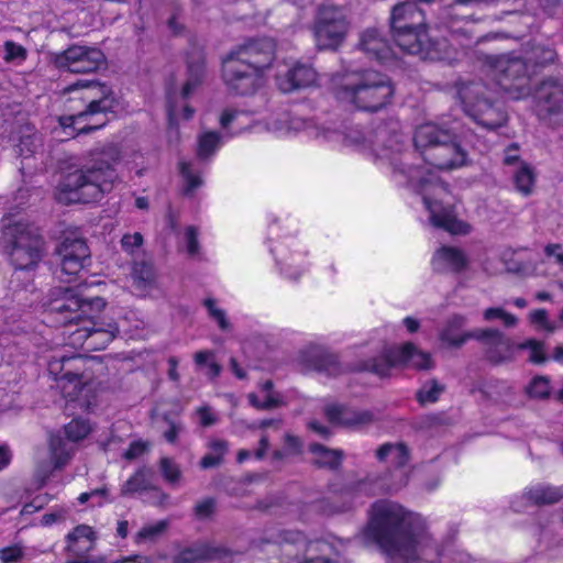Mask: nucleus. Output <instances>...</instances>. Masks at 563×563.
<instances>
[{"label":"nucleus","mask_w":563,"mask_h":563,"mask_svg":"<svg viewBox=\"0 0 563 563\" xmlns=\"http://www.w3.org/2000/svg\"><path fill=\"white\" fill-rule=\"evenodd\" d=\"M360 538L404 563H430L438 556L426 519L394 501L380 500L372 506Z\"/></svg>","instance_id":"1"},{"label":"nucleus","mask_w":563,"mask_h":563,"mask_svg":"<svg viewBox=\"0 0 563 563\" xmlns=\"http://www.w3.org/2000/svg\"><path fill=\"white\" fill-rule=\"evenodd\" d=\"M106 307L102 298L84 299L70 289H65L59 298L49 305L51 312L57 316L67 330L68 343L74 347H85L87 351L104 349L122 331L131 333L132 327L139 328L141 321L133 312L129 316L97 320V313Z\"/></svg>","instance_id":"2"},{"label":"nucleus","mask_w":563,"mask_h":563,"mask_svg":"<svg viewBox=\"0 0 563 563\" xmlns=\"http://www.w3.org/2000/svg\"><path fill=\"white\" fill-rule=\"evenodd\" d=\"M330 88L341 103L368 112L385 108L395 92L387 76L374 70H360L352 65L331 77Z\"/></svg>","instance_id":"3"},{"label":"nucleus","mask_w":563,"mask_h":563,"mask_svg":"<svg viewBox=\"0 0 563 563\" xmlns=\"http://www.w3.org/2000/svg\"><path fill=\"white\" fill-rule=\"evenodd\" d=\"M118 151L109 147L99 154L93 164L68 173L56 188V198L64 203H89L109 192L118 180L114 164Z\"/></svg>","instance_id":"4"},{"label":"nucleus","mask_w":563,"mask_h":563,"mask_svg":"<svg viewBox=\"0 0 563 563\" xmlns=\"http://www.w3.org/2000/svg\"><path fill=\"white\" fill-rule=\"evenodd\" d=\"M69 100L80 101V107H70L75 113L60 117L59 129L64 139L74 137L104 125V113L112 110L114 99L111 90L99 82L78 80L64 90Z\"/></svg>","instance_id":"5"},{"label":"nucleus","mask_w":563,"mask_h":563,"mask_svg":"<svg viewBox=\"0 0 563 563\" xmlns=\"http://www.w3.org/2000/svg\"><path fill=\"white\" fill-rule=\"evenodd\" d=\"M399 174L408 176L409 184L422 196L432 227L453 235H466L472 231L471 224L456 216L452 195L429 167L399 168Z\"/></svg>","instance_id":"6"},{"label":"nucleus","mask_w":563,"mask_h":563,"mask_svg":"<svg viewBox=\"0 0 563 563\" xmlns=\"http://www.w3.org/2000/svg\"><path fill=\"white\" fill-rule=\"evenodd\" d=\"M275 57V44L269 38L251 41L232 51L222 63L228 87L240 95L251 93L263 84L264 71Z\"/></svg>","instance_id":"7"},{"label":"nucleus","mask_w":563,"mask_h":563,"mask_svg":"<svg viewBox=\"0 0 563 563\" xmlns=\"http://www.w3.org/2000/svg\"><path fill=\"white\" fill-rule=\"evenodd\" d=\"M464 325V317H452L441 333L440 340L442 345L448 347H459L470 338H475L478 340H487L494 343V350L489 351V357L494 362L512 360L520 351H527L528 360L533 364H542L547 361L544 343L541 341L529 339L521 343H514L509 340H506L504 335L497 330H482L462 333L460 330Z\"/></svg>","instance_id":"8"},{"label":"nucleus","mask_w":563,"mask_h":563,"mask_svg":"<svg viewBox=\"0 0 563 563\" xmlns=\"http://www.w3.org/2000/svg\"><path fill=\"white\" fill-rule=\"evenodd\" d=\"M84 363L79 355L56 352L48 361L47 371L67 407L90 410L96 405L97 387L91 375L81 371Z\"/></svg>","instance_id":"9"},{"label":"nucleus","mask_w":563,"mask_h":563,"mask_svg":"<svg viewBox=\"0 0 563 563\" xmlns=\"http://www.w3.org/2000/svg\"><path fill=\"white\" fill-rule=\"evenodd\" d=\"M0 243L16 275L33 269L44 254V242L37 229L23 219L4 224Z\"/></svg>","instance_id":"10"},{"label":"nucleus","mask_w":563,"mask_h":563,"mask_svg":"<svg viewBox=\"0 0 563 563\" xmlns=\"http://www.w3.org/2000/svg\"><path fill=\"white\" fill-rule=\"evenodd\" d=\"M459 95L465 112L481 125L495 129L506 122L507 117L501 104L490 98V90L484 84L464 85Z\"/></svg>","instance_id":"11"},{"label":"nucleus","mask_w":563,"mask_h":563,"mask_svg":"<svg viewBox=\"0 0 563 563\" xmlns=\"http://www.w3.org/2000/svg\"><path fill=\"white\" fill-rule=\"evenodd\" d=\"M347 29L345 8L328 1L319 8L313 24L317 46L321 49H336L342 44Z\"/></svg>","instance_id":"12"},{"label":"nucleus","mask_w":563,"mask_h":563,"mask_svg":"<svg viewBox=\"0 0 563 563\" xmlns=\"http://www.w3.org/2000/svg\"><path fill=\"white\" fill-rule=\"evenodd\" d=\"M497 85L509 99L520 100L531 93L529 66L519 57L503 55L496 58L493 65Z\"/></svg>","instance_id":"13"},{"label":"nucleus","mask_w":563,"mask_h":563,"mask_svg":"<svg viewBox=\"0 0 563 563\" xmlns=\"http://www.w3.org/2000/svg\"><path fill=\"white\" fill-rule=\"evenodd\" d=\"M271 541L278 544H296L303 549L308 556L301 563H336L332 559V555L336 553L333 544L324 540L307 541L299 531H278L271 536Z\"/></svg>","instance_id":"14"},{"label":"nucleus","mask_w":563,"mask_h":563,"mask_svg":"<svg viewBox=\"0 0 563 563\" xmlns=\"http://www.w3.org/2000/svg\"><path fill=\"white\" fill-rule=\"evenodd\" d=\"M422 159L430 167L439 170H450L466 165L467 153L452 131L450 139L442 140L430 147Z\"/></svg>","instance_id":"15"},{"label":"nucleus","mask_w":563,"mask_h":563,"mask_svg":"<svg viewBox=\"0 0 563 563\" xmlns=\"http://www.w3.org/2000/svg\"><path fill=\"white\" fill-rule=\"evenodd\" d=\"M408 366L418 369H428L432 366L431 356L418 350L411 343H406L402 346L390 351L385 357L384 363H373L366 366L367 369L373 371L379 376H385L393 366Z\"/></svg>","instance_id":"16"},{"label":"nucleus","mask_w":563,"mask_h":563,"mask_svg":"<svg viewBox=\"0 0 563 563\" xmlns=\"http://www.w3.org/2000/svg\"><path fill=\"white\" fill-rule=\"evenodd\" d=\"M103 64V53L95 47L74 45L56 56V65L70 73H91Z\"/></svg>","instance_id":"17"},{"label":"nucleus","mask_w":563,"mask_h":563,"mask_svg":"<svg viewBox=\"0 0 563 563\" xmlns=\"http://www.w3.org/2000/svg\"><path fill=\"white\" fill-rule=\"evenodd\" d=\"M271 252L282 274L297 279L306 267V253L297 239L289 236L278 241Z\"/></svg>","instance_id":"18"},{"label":"nucleus","mask_w":563,"mask_h":563,"mask_svg":"<svg viewBox=\"0 0 563 563\" xmlns=\"http://www.w3.org/2000/svg\"><path fill=\"white\" fill-rule=\"evenodd\" d=\"M276 67V85L283 92L310 87L319 79L312 67L298 62L285 60L278 63Z\"/></svg>","instance_id":"19"},{"label":"nucleus","mask_w":563,"mask_h":563,"mask_svg":"<svg viewBox=\"0 0 563 563\" xmlns=\"http://www.w3.org/2000/svg\"><path fill=\"white\" fill-rule=\"evenodd\" d=\"M96 543L93 529L86 525L74 528L66 537V550L71 556L66 563H107L103 556L90 555Z\"/></svg>","instance_id":"20"},{"label":"nucleus","mask_w":563,"mask_h":563,"mask_svg":"<svg viewBox=\"0 0 563 563\" xmlns=\"http://www.w3.org/2000/svg\"><path fill=\"white\" fill-rule=\"evenodd\" d=\"M267 129L278 136H292L300 132L308 139L330 141L334 132L299 117L284 114L268 123Z\"/></svg>","instance_id":"21"},{"label":"nucleus","mask_w":563,"mask_h":563,"mask_svg":"<svg viewBox=\"0 0 563 563\" xmlns=\"http://www.w3.org/2000/svg\"><path fill=\"white\" fill-rule=\"evenodd\" d=\"M74 449L59 435H51L48 440V461H38L34 479L38 487L45 485L53 471L62 470L71 460Z\"/></svg>","instance_id":"22"},{"label":"nucleus","mask_w":563,"mask_h":563,"mask_svg":"<svg viewBox=\"0 0 563 563\" xmlns=\"http://www.w3.org/2000/svg\"><path fill=\"white\" fill-rule=\"evenodd\" d=\"M60 273L65 280L69 282L88 263L90 252L86 242L81 239H65L57 249Z\"/></svg>","instance_id":"23"},{"label":"nucleus","mask_w":563,"mask_h":563,"mask_svg":"<svg viewBox=\"0 0 563 563\" xmlns=\"http://www.w3.org/2000/svg\"><path fill=\"white\" fill-rule=\"evenodd\" d=\"M235 553L222 545L208 543L195 544L181 548L173 556L174 563H199L201 561H213L217 563H231Z\"/></svg>","instance_id":"24"},{"label":"nucleus","mask_w":563,"mask_h":563,"mask_svg":"<svg viewBox=\"0 0 563 563\" xmlns=\"http://www.w3.org/2000/svg\"><path fill=\"white\" fill-rule=\"evenodd\" d=\"M407 40L402 41L398 34H393L398 47L407 54L418 55L422 59L443 58L440 53V43L431 42L427 34L426 26L407 30Z\"/></svg>","instance_id":"25"},{"label":"nucleus","mask_w":563,"mask_h":563,"mask_svg":"<svg viewBox=\"0 0 563 563\" xmlns=\"http://www.w3.org/2000/svg\"><path fill=\"white\" fill-rule=\"evenodd\" d=\"M203 75V65L199 60L189 65L188 67V77L185 84L181 86L180 91L176 88H169L167 91V102H168V120H169V133L173 132V125L177 118L179 117L178 107L176 104L178 99L188 98L195 89L201 84Z\"/></svg>","instance_id":"26"},{"label":"nucleus","mask_w":563,"mask_h":563,"mask_svg":"<svg viewBox=\"0 0 563 563\" xmlns=\"http://www.w3.org/2000/svg\"><path fill=\"white\" fill-rule=\"evenodd\" d=\"M393 34H398L402 41L407 40V30L426 26L424 14L413 2H405L394 8L390 19Z\"/></svg>","instance_id":"27"},{"label":"nucleus","mask_w":563,"mask_h":563,"mask_svg":"<svg viewBox=\"0 0 563 563\" xmlns=\"http://www.w3.org/2000/svg\"><path fill=\"white\" fill-rule=\"evenodd\" d=\"M468 260L463 250L455 246H441L432 256V267L437 272L457 273L467 266Z\"/></svg>","instance_id":"28"},{"label":"nucleus","mask_w":563,"mask_h":563,"mask_svg":"<svg viewBox=\"0 0 563 563\" xmlns=\"http://www.w3.org/2000/svg\"><path fill=\"white\" fill-rule=\"evenodd\" d=\"M562 497L563 492L560 488L536 485L529 487L520 497H517L512 503V508L516 511H521L527 505L552 504Z\"/></svg>","instance_id":"29"},{"label":"nucleus","mask_w":563,"mask_h":563,"mask_svg":"<svg viewBox=\"0 0 563 563\" xmlns=\"http://www.w3.org/2000/svg\"><path fill=\"white\" fill-rule=\"evenodd\" d=\"M451 132V129H443L433 122L420 124L413 135L415 147L423 157L430 151V147L442 140L450 139Z\"/></svg>","instance_id":"30"},{"label":"nucleus","mask_w":563,"mask_h":563,"mask_svg":"<svg viewBox=\"0 0 563 563\" xmlns=\"http://www.w3.org/2000/svg\"><path fill=\"white\" fill-rule=\"evenodd\" d=\"M153 474L150 470H140L137 471L126 483L122 486L121 493L122 495H130L135 493H144L146 490H152L157 498L153 500L154 504L159 506L166 505L168 500V496L162 490L155 488L152 483Z\"/></svg>","instance_id":"31"},{"label":"nucleus","mask_w":563,"mask_h":563,"mask_svg":"<svg viewBox=\"0 0 563 563\" xmlns=\"http://www.w3.org/2000/svg\"><path fill=\"white\" fill-rule=\"evenodd\" d=\"M324 412L331 423L344 427H358L369 422L373 418L367 411H356L335 404L328 405Z\"/></svg>","instance_id":"32"},{"label":"nucleus","mask_w":563,"mask_h":563,"mask_svg":"<svg viewBox=\"0 0 563 563\" xmlns=\"http://www.w3.org/2000/svg\"><path fill=\"white\" fill-rule=\"evenodd\" d=\"M411 472L410 466L394 467L377 479L371 490L373 494L396 493L407 486Z\"/></svg>","instance_id":"33"},{"label":"nucleus","mask_w":563,"mask_h":563,"mask_svg":"<svg viewBox=\"0 0 563 563\" xmlns=\"http://www.w3.org/2000/svg\"><path fill=\"white\" fill-rule=\"evenodd\" d=\"M360 49L371 57L379 60L388 59L391 56V49L387 42L380 36L377 30L365 31L360 41Z\"/></svg>","instance_id":"34"},{"label":"nucleus","mask_w":563,"mask_h":563,"mask_svg":"<svg viewBox=\"0 0 563 563\" xmlns=\"http://www.w3.org/2000/svg\"><path fill=\"white\" fill-rule=\"evenodd\" d=\"M376 456L394 467L409 466V452L404 443H385L378 448Z\"/></svg>","instance_id":"35"},{"label":"nucleus","mask_w":563,"mask_h":563,"mask_svg":"<svg viewBox=\"0 0 563 563\" xmlns=\"http://www.w3.org/2000/svg\"><path fill=\"white\" fill-rule=\"evenodd\" d=\"M505 265L508 272L522 276L534 275L539 272L536 257L525 251L514 252L511 260H505Z\"/></svg>","instance_id":"36"},{"label":"nucleus","mask_w":563,"mask_h":563,"mask_svg":"<svg viewBox=\"0 0 563 563\" xmlns=\"http://www.w3.org/2000/svg\"><path fill=\"white\" fill-rule=\"evenodd\" d=\"M512 178L515 188L520 195L528 197L533 194L537 176L529 164L520 162Z\"/></svg>","instance_id":"37"},{"label":"nucleus","mask_w":563,"mask_h":563,"mask_svg":"<svg viewBox=\"0 0 563 563\" xmlns=\"http://www.w3.org/2000/svg\"><path fill=\"white\" fill-rule=\"evenodd\" d=\"M132 278L136 289L141 294L147 292L155 284L156 274L150 263H136L132 269Z\"/></svg>","instance_id":"38"},{"label":"nucleus","mask_w":563,"mask_h":563,"mask_svg":"<svg viewBox=\"0 0 563 563\" xmlns=\"http://www.w3.org/2000/svg\"><path fill=\"white\" fill-rule=\"evenodd\" d=\"M249 400L251 405L258 409L273 408L279 405V398L272 391V383H264L258 393L250 394Z\"/></svg>","instance_id":"39"},{"label":"nucleus","mask_w":563,"mask_h":563,"mask_svg":"<svg viewBox=\"0 0 563 563\" xmlns=\"http://www.w3.org/2000/svg\"><path fill=\"white\" fill-rule=\"evenodd\" d=\"M249 123V115L235 110H225L220 118L221 126L223 129H232V134L243 132Z\"/></svg>","instance_id":"40"},{"label":"nucleus","mask_w":563,"mask_h":563,"mask_svg":"<svg viewBox=\"0 0 563 563\" xmlns=\"http://www.w3.org/2000/svg\"><path fill=\"white\" fill-rule=\"evenodd\" d=\"M195 363L199 371H202L205 375L210 378L217 377L221 367L214 358V354L210 351H199L194 356Z\"/></svg>","instance_id":"41"},{"label":"nucleus","mask_w":563,"mask_h":563,"mask_svg":"<svg viewBox=\"0 0 563 563\" xmlns=\"http://www.w3.org/2000/svg\"><path fill=\"white\" fill-rule=\"evenodd\" d=\"M314 462L320 466L335 467L341 462V452L329 450L323 445L313 444L310 448Z\"/></svg>","instance_id":"42"},{"label":"nucleus","mask_w":563,"mask_h":563,"mask_svg":"<svg viewBox=\"0 0 563 563\" xmlns=\"http://www.w3.org/2000/svg\"><path fill=\"white\" fill-rule=\"evenodd\" d=\"M208 448L210 452L206 454L200 462L202 468H210L219 465L222 462L228 445L227 442L222 440H212L209 442Z\"/></svg>","instance_id":"43"},{"label":"nucleus","mask_w":563,"mask_h":563,"mask_svg":"<svg viewBox=\"0 0 563 563\" xmlns=\"http://www.w3.org/2000/svg\"><path fill=\"white\" fill-rule=\"evenodd\" d=\"M91 426L87 420L73 419L65 426V435L71 442L84 440L91 432Z\"/></svg>","instance_id":"44"},{"label":"nucleus","mask_w":563,"mask_h":563,"mask_svg":"<svg viewBox=\"0 0 563 563\" xmlns=\"http://www.w3.org/2000/svg\"><path fill=\"white\" fill-rule=\"evenodd\" d=\"M221 145V137L216 132L203 133L198 141V156L207 158L212 155Z\"/></svg>","instance_id":"45"},{"label":"nucleus","mask_w":563,"mask_h":563,"mask_svg":"<svg viewBox=\"0 0 563 563\" xmlns=\"http://www.w3.org/2000/svg\"><path fill=\"white\" fill-rule=\"evenodd\" d=\"M386 133L384 131H379L378 141L374 144L373 151L375 155L380 159H388L390 163H394L395 151L391 148L394 144L399 143V136L393 135L388 141V145L383 144L385 141Z\"/></svg>","instance_id":"46"},{"label":"nucleus","mask_w":563,"mask_h":563,"mask_svg":"<svg viewBox=\"0 0 563 563\" xmlns=\"http://www.w3.org/2000/svg\"><path fill=\"white\" fill-rule=\"evenodd\" d=\"M529 320L538 331L553 333L558 329L556 323L549 318V313L544 309L532 310L529 313Z\"/></svg>","instance_id":"47"},{"label":"nucleus","mask_w":563,"mask_h":563,"mask_svg":"<svg viewBox=\"0 0 563 563\" xmlns=\"http://www.w3.org/2000/svg\"><path fill=\"white\" fill-rule=\"evenodd\" d=\"M180 173L185 183V192L190 195L194 192L196 188H198L202 180L198 174V172L194 168L191 163L181 162L180 163Z\"/></svg>","instance_id":"48"},{"label":"nucleus","mask_w":563,"mask_h":563,"mask_svg":"<svg viewBox=\"0 0 563 563\" xmlns=\"http://www.w3.org/2000/svg\"><path fill=\"white\" fill-rule=\"evenodd\" d=\"M443 390V386L437 380H429L418 391V400L422 405L433 404L439 399Z\"/></svg>","instance_id":"49"},{"label":"nucleus","mask_w":563,"mask_h":563,"mask_svg":"<svg viewBox=\"0 0 563 563\" xmlns=\"http://www.w3.org/2000/svg\"><path fill=\"white\" fill-rule=\"evenodd\" d=\"M313 368L329 376H336L341 373V366L338 357L332 354L321 355L313 364Z\"/></svg>","instance_id":"50"},{"label":"nucleus","mask_w":563,"mask_h":563,"mask_svg":"<svg viewBox=\"0 0 563 563\" xmlns=\"http://www.w3.org/2000/svg\"><path fill=\"white\" fill-rule=\"evenodd\" d=\"M3 59L5 63L22 64L26 59V48L13 41H5L3 44Z\"/></svg>","instance_id":"51"},{"label":"nucleus","mask_w":563,"mask_h":563,"mask_svg":"<svg viewBox=\"0 0 563 563\" xmlns=\"http://www.w3.org/2000/svg\"><path fill=\"white\" fill-rule=\"evenodd\" d=\"M199 230L195 225H188L183 233V244L189 256H196L200 252V244L198 241Z\"/></svg>","instance_id":"52"},{"label":"nucleus","mask_w":563,"mask_h":563,"mask_svg":"<svg viewBox=\"0 0 563 563\" xmlns=\"http://www.w3.org/2000/svg\"><path fill=\"white\" fill-rule=\"evenodd\" d=\"M551 391L550 380L545 376L534 377L528 386V394L536 398H544Z\"/></svg>","instance_id":"53"},{"label":"nucleus","mask_w":563,"mask_h":563,"mask_svg":"<svg viewBox=\"0 0 563 563\" xmlns=\"http://www.w3.org/2000/svg\"><path fill=\"white\" fill-rule=\"evenodd\" d=\"M161 472L163 477L169 484H176L180 479V470L178 465L168 457L161 460Z\"/></svg>","instance_id":"54"},{"label":"nucleus","mask_w":563,"mask_h":563,"mask_svg":"<svg viewBox=\"0 0 563 563\" xmlns=\"http://www.w3.org/2000/svg\"><path fill=\"white\" fill-rule=\"evenodd\" d=\"M167 528V522L165 520L157 521L155 523L147 525L143 527L137 533L139 541L154 540L158 536H161L165 529Z\"/></svg>","instance_id":"55"},{"label":"nucleus","mask_w":563,"mask_h":563,"mask_svg":"<svg viewBox=\"0 0 563 563\" xmlns=\"http://www.w3.org/2000/svg\"><path fill=\"white\" fill-rule=\"evenodd\" d=\"M484 319L486 321H492L494 319H499L506 327H514L517 323V318L508 313L501 308H488L484 311Z\"/></svg>","instance_id":"56"},{"label":"nucleus","mask_w":563,"mask_h":563,"mask_svg":"<svg viewBox=\"0 0 563 563\" xmlns=\"http://www.w3.org/2000/svg\"><path fill=\"white\" fill-rule=\"evenodd\" d=\"M41 145V140L35 134H27L21 137L20 143L18 144L19 154L21 156L27 157L36 152V150Z\"/></svg>","instance_id":"57"},{"label":"nucleus","mask_w":563,"mask_h":563,"mask_svg":"<svg viewBox=\"0 0 563 563\" xmlns=\"http://www.w3.org/2000/svg\"><path fill=\"white\" fill-rule=\"evenodd\" d=\"M143 244V236L139 232L126 233L121 239V247L128 254H135Z\"/></svg>","instance_id":"58"},{"label":"nucleus","mask_w":563,"mask_h":563,"mask_svg":"<svg viewBox=\"0 0 563 563\" xmlns=\"http://www.w3.org/2000/svg\"><path fill=\"white\" fill-rule=\"evenodd\" d=\"M24 556V549L20 544H14L0 549L1 563H18Z\"/></svg>","instance_id":"59"},{"label":"nucleus","mask_w":563,"mask_h":563,"mask_svg":"<svg viewBox=\"0 0 563 563\" xmlns=\"http://www.w3.org/2000/svg\"><path fill=\"white\" fill-rule=\"evenodd\" d=\"M205 306L208 309L210 317L213 318L218 322L219 327L222 330H227L229 328V323L225 318V313L222 309H220L217 306L216 301L213 299H206Z\"/></svg>","instance_id":"60"},{"label":"nucleus","mask_w":563,"mask_h":563,"mask_svg":"<svg viewBox=\"0 0 563 563\" xmlns=\"http://www.w3.org/2000/svg\"><path fill=\"white\" fill-rule=\"evenodd\" d=\"M108 492L106 488L95 489L89 493H82L78 497L80 504H85L90 499H96L93 506H101L107 500Z\"/></svg>","instance_id":"61"},{"label":"nucleus","mask_w":563,"mask_h":563,"mask_svg":"<svg viewBox=\"0 0 563 563\" xmlns=\"http://www.w3.org/2000/svg\"><path fill=\"white\" fill-rule=\"evenodd\" d=\"M547 260L563 267V246L561 244H548L543 250Z\"/></svg>","instance_id":"62"},{"label":"nucleus","mask_w":563,"mask_h":563,"mask_svg":"<svg viewBox=\"0 0 563 563\" xmlns=\"http://www.w3.org/2000/svg\"><path fill=\"white\" fill-rule=\"evenodd\" d=\"M545 103L549 104L548 110L550 112L560 110L563 106V92L561 88L555 87L554 91L548 95Z\"/></svg>","instance_id":"63"},{"label":"nucleus","mask_w":563,"mask_h":563,"mask_svg":"<svg viewBox=\"0 0 563 563\" xmlns=\"http://www.w3.org/2000/svg\"><path fill=\"white\" fill-rule=\"evenodd\" d=\"M197 415L200 418V423L203 427H209L211 424H214L217 422V416L211 411V409L208 406H202L197 409Z\"/></svg>","instance_id":"64"}]
</instances>
